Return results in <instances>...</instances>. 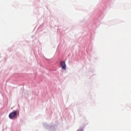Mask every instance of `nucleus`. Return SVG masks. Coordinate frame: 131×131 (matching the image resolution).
I'll return each mask as SVG.
<instances>
[{
	"instance_id": "nucleus-1",
	"label": "nucleus",
	"mask_w": 131,
	"mask_h": 131,
	"mask_svg": "<svg viewBox=\"0 0 131 131\" xmlns=\"http://www.w3.org/2000/svg\"><path fill=\"white\" fill-rule=\"evenodd\" d=\"M17 114H18L17 111H14L9 115V118H10V119H14V118H17Z\"/></svg>"
},
{
	"instance_id": "nucleus-2",
	"label": "nucleus",
	"mask_w": 131,
	"mask_h": 131,
	"mask_svg": "<svg viewBox=\"0 0 131 131\" xmlns=\"http://www.w3.org/2000/svg\"><path fill=\"white\" fill-rule=\"evenodd\" d=\"M60 65L62 69H63V70H66V64H65V61H61L60 62Z\"/></svg>"
}]
</instances>
